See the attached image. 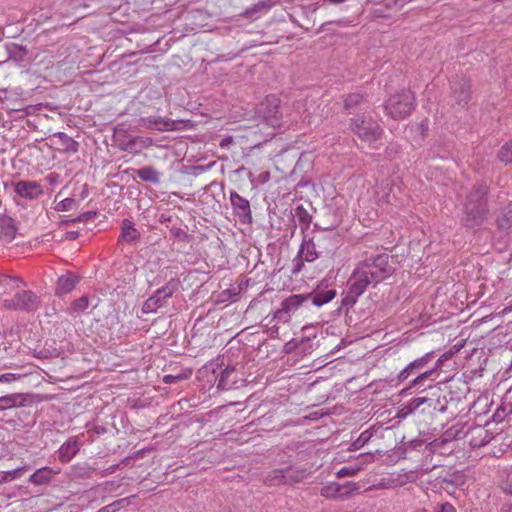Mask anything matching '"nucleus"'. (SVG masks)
Masks as SVG:
<instances>
[{
  "label": "nucleus",
  "instance_id": "obj_1",
  "mask_svg": "<svg viewBox=\"0 0 512 512\" xmlns=\"http://www.w3.org/2000/svg\"><path fill=\"white\" fill-rule=\"evenodd\" d=\"M415 94L410 89H403L392 94L385 102L386 114L395 120L408 117L415 109Z\"/></svg>",
  "mask_w": 512,
  "mask_h": 512
},
{
  "label": "nucleus",
  "instance_id": "obj_2",
  "mask_svg": "<svg viewBox=\"0 0 512 512\" xmlns=\"http://www.w3.org/2000/svg\"><path fill=\"white\" fill-rule=\"evenodd\" d=\"M351 129L368 148L378 150L383 145L384 132L377 122L357 117L352 120Z\"/></svg>",
  "mask_w": 512,
  "mask_h": 512
},
{
  "label": "nucleus",
  "instance_id": "obj_3",
  "mask_svg": "<svg viewBox=\"0 0 512 512\" xmlns=\"http://www.w3.org/2000/svg\"><path fill=\"white\" fill-rule=\"evenodd\" d=\"M362 263L368 268L367 271L372 276L371 278L375 281V284L385 280L393 273V267L389 264L387 254L368 258Z\"/></svg>",
  "mask_w": 512,
  "mask_h": 512
},
{
  "label": "nucleus",
  "instance_id": "obj_4",
  "mask_svg": "<svg viewBox=\"0 0 512 512\" xmlns=\"http://www.w3.org/2000/svg\"><path fill=\"white\" fill-rule=\"evenodd\" d=\"M367 269L368 268L360 262L349 278L350 293L356 298L362 295L369 285L375 284V281L372 280V276L368 273Z\"/></svg>",
  "mask_w": 512,
  "mask_h": 512
},
{
  "label": "nucleus",
  "instance_id": "obj_5",
  "mask_svg": "<svg viewBox=\"0 0 512 512\" xmlns=\"http://www.w3.org/2000/svg\"><path fill=\"white\" fill-rule=\"evenodd\" d=\"M281 101L275 95H269L261 104L260 117L271 127L281 126L282 113L280 111Z\"/></svg>",
  "mask_w": 512,
  "mask_h": 512
},
{
  "label": "nucleus",
  "instance_id": "obj_6",
  "mask_svg": "<svg viewBox=\"0 0 512 512\" xmlns=\"http://www.w3.org/2000/svg\"><path fill=\"white\" fill-rule=\"evenodd\" d=\"M295 471L289 467L286 469H274L266 477L268 485L292 484L304 478V472L294 475Z\"/></svg>",
  "mask_w": 512,
  "mask_h": 512
},
{
  "label": "nucleus",
  "instance_id": "obj_7",
  "mask_svg": "<svg viewBox=\"0 0 512 512\" xmlns=\"http://www.w3.org/2000/svg\"><path fill=\"white\" fill-rule=\"evenodd\" d=\"M5 305L13 309L33 310L38 305L37 297L30 291H21L11 300H6Z\"/></svg>",
  "mask_w": 512,
  "mask_h": 512
},
{
  "label": "nucleus",
  "instance_id": "obj_8",
  "mask_svg": "<svg viewBox=\"0 0 512 512\" xmlns=\"http://www.w3.org/2000/svg\"><path fill=\"white\" fill-rule=\"evenodd\" d=\"M486 194L485 186H480L471 193L469 201L466 203V211L474 218L481 216L484 211V196Z\"/></svg>",
  "mask_w": 512,
  "mask_h": 512
},
{
  "label": "nucleus",
  "instance_id": "obj_9",
  "mask_svg": "<svg viewBox=\"0 0 512 512\" xmlns=\"http://www.w3.org/2000/svg\"><path fill=\"white\" fill-rule=\"evenodd\" d=\"M15 192L23 198L35 199L42 194V188L36 181H19L15 185Z\"/></svg>",
  "mask_w": 512,
  "mask_h": 512
},
{
  "label": "nucleus",
  "instance_id": "obj_10",
  "mask_svg": "<svg viewBox=\"0 0 512 512\" xmlns=\"http://www.w3.org/2000/svg\"><path fill=\"white\" fill-rule=\"evenodd\" d=\"M453 97L459 105H466L471 98V86L466 80L456 82L453 87Z\"/></svg>",
  "mask_w": 512,
  "mask_h": 512
},
{
  "label": "nucleus",
  "instance_id": "obj_11",
  "mask_svg": "<svg viewBox=\"0 0 512 512\" xmlns=\"http://www.w3.org/2000/svg\"><path fill=\"white\" fill-rule=\"evenodd\" d=\"M17 228L14 220L9 216H2L0 218V238L4 242H11L16 235Z\"/></svg>",
  "mask_w": 512,
  "mask_h": 512
},
{
  "label": "nucleus",
  "instance_id": "obj_12",
  "mask_svg": "<svg viewBox=\"0 0 512 512\" xmlns=\"http://www.w3.org/2000/svg\"><path fill=\"white\" fill-rule=\"evenodd\" d=\"M60 469L54 470L50 467H42L36 470L30 477L29 482L34 485L48 484L54 475L59 474Z\"/></svg>",
  "mask_w": 512,
  "mask_h": 512
},
{
  "label": "nucleus",
  "instance_id": "obj_13",
  "mask_svg": "<svg viewBox=\"0 0 512 512\" xmlns=\"http://www.w3.org/2000/svg\"><path fill=\"white\" fill-rule=\"evenodd\" d=\"M230 198L237 215L245 219H251V209L249 201L237 193H232Z\"/></svg>",
  "mask_w": 512,
  "mask_h": 512
},
{
  "label": "nucleus",
  "instance_id": "obj_14",
  "mask_svg": "<svg viewBox=\"0 0 512 512\" xmlns=\"http://www.w3.org/2000/svg\"><path fill=\"white\" fill-rule=\"evenodd\" d=\"M80 446L75 439H69L59 449V460L62 463L69 462L79 451Z\"/></svg>",
  "mask_w": 512,
  "mask_h": 512
},
{
  "label": "nucleus",
  "instance_id": "obj_15",
  "mask_svg": "<svg viewBox=\"0 0 512 512\" xmlns=\"http://www.w3.org/2000/svg\"><path fill=\"white\" fill-rule=\"evenodd\" d=\"M309 296L310 295L304 296L301 294L289 296L288 298L282 301L281 311L285 313L294 312L309 298Z\"/></svg>",
  "mask_w": 512,
  "mask_h": 512
},
{
  "label": "nucleus",
  "instance_id": "obj_16",
  "mask_svg": "<svg viewBox=\"0 0 512 512\" xmlns=\"http://www.w3.org/2000/svg\"><path fill=\"white\" fill-rule=\"evenodd\" d=\"M78 279L75 275L68 273L59 277L57 282L56 293L66 294L73 290Z\"/></svg>",
  "mask_w": 512,
  "mask_h": 512
},
{
  "label": "nucleus",
  "instance_id": "obj_17",
  "mask_svg": "<svg viewBox=\"0 0 512 512\" xmlns=\"http://www.w3.org/2000/svg\"><path fill=\"white\" fill-rule=\"evenodd\" d=\"M138 237H139V232L134 227V224L131 221L125 219L123 221L122 231H121V234L119 237V241H125L128 243H131V242L136 241L138 239Z\"/></svg>",
  "mask_w": 512,
  "mask_h": 512
},
{
  "label": "nucleus",
  "instance_id": "obj_18",
  "mask_svg": "<svg viewBox=\"0 0 512 512\" xmlns=\"http://www.w3.org/2000/svg\"><path fill=\"white\" fill-rule=\"evenodd\" d=\"M137 176L146 182L159 183L161 174L153 167L146 166L136 170Z\"/></svg>",
  "mask_w": 512,
  "mask_h": 512
},
{
  "label": "nucleus",
  "instance_id": "obj_19",
  "mask_svg": "<svg viewBox=\"0 0 512 512\" xmlns=\"http://www.w3.org/2000/svg\"><path fill=\"white\" fill-rule=\"evenodd\" d=\"M340 492V484L337 482H330L321 488V496L327 499H338Z\"/></svg>",
  "mask_w": 512,
  "mask_h": 512
},
{
  "label": "nucleus",
  "instance_id": "obj_20",
  "mask_svg": "<svg viewBox=\"0 0 512 512\" xmlns=\"http://www.w3.org/2000/svg\"><path fill=\"white\" fill-rule=\"evenodd\" d=\"M336 296L335 290H326L322 292H318L313 296V304L316 306H322L330 301H332Z\"/></svg>",
  "mask_w": 512,
  "mask_h": 512
},
{
  "label": "nucleus",
  "instance_id": "obj_21",
  "mask_svg": "<svg viewBox=\"0 0 512 512\" xmlns=\"http://www.w3.org/2000/svg\"><path fill=\"white\" fill-rule=\"evenodd\" d=\"M299 254L303 255L304 260L307 262H312L318 257L315 245L307 242L301 245Z\"/></svg>",
  "mask_w": 512,
  "mask_h": 512
},
{
  "label": "nucleus",
  "instance_id": "obj_22",
  "mask_svg": "<svg viewBox=\"0 0 512 512\" xmlns=\"http://www.w3.org/2000/svg\"><path fill=\"white\" fill-rule=\"evenodd\" d=\"M22 284L21 280L13 277H5L0 282V294H5L19 288Z\"/></svg>",
  "mask_w": 512,
  "mask_h": 512
},
{
  "label": "nucleus",
  "instance_id": "obj_23",
  "mask_svg": "<svg viewBox=\"0 0 512 512\" xmlns=\"http://www.w3.org/2000/svg\"><path fill=\"white\" fill-rule=\"evenodd\" d=\"M359 490V485L355 482H346L340 484L339 500L349 498L354 492Z\"/></svg>",
  "mask_w": 512,
  "mask_h": 512
},
{
  "label": "nucleus",
  "instance_id": "obj_24",
  "mask_svg": "<svg viewBox=\"0 0 512 512\" xmlns=\"http://www.w3.org/2000/svg\"><path fill=\"white\" fill-rule=\"evenodd\" d=\"M498 159L504 164L512 162V141L505 143L500 148L498 152Z\"/></svg>",
  "mask_w": 512,
  "mask_h": 512
},
{
  "label": "nucleus",
  "instance_id": "obj_25",
  "mask_svg": "<svg viewBox=\"0 0 512 512\" xmlns=\"http://www.w3.org/2000/svg\"><path fill=\"white\" fill-rule=\"evenodd\" d=\"M21 397L20 394H11L0 397V405L3 410L15 407L18 399Z\"/></svg>",
  "mask_w": 512,
  "mask_h": 512
},
{
  "label": "nucleus",
  "instance_id": "obj_26",
  "mask_svg": "<svg viewBox=\"0 0 512 512\" xmlns=\"http://www.w3.org/2000/svg\"><path fill=\"white\" fill-rule=\"evenodd\" d=\"M75 205V200L72 198H65L56 203L55 209L57 211H69Z\"/></svg>",
  "mask_w": 512,
  "mask_h": 512
},
{
  "label": "nucleus",
  "instance_id": "obj_27",
  "mask_svg": "<svg viewBox=\"0 0 512 512\" xmlns=\"http://www.w3.org/2000/svg\"><path fill=\"white\" fill-rule=\"evenodd\" d=\"M89 306L88 298L83 296L72 303L71 309L74 312H81L87 309Z\"/></svg>",
  "mask_w": 512,
  "mask_h": 512
},
{
  "label": "nucleus",
  "instance_id": "obj_28",
  "mask_svg": "<svg viewBox=\"0 0 512 512\" xmlns=\"http://www.w3.org/2000/svg\"><path fill=\"white\" fill-rule=\"evenodd\" d=\"M432 357V353H426L422 357L412 361L409 363V368H413L415 370L421 369Z\"/></svg>",
  "mask_w": 512,
  "mask_h": 512
},
{
  "label": "nucleus",
  "instance_id": "obj_29",
  "mask_svg": "<svg viewBox=\"0 0 512 512\" xmlns=\"http://www.w3.org/2000/svg\"><path fill=\"white\" fill-rule=\"evenodd\" d=\"M362 100H363L362 95H360L358 93L350 94V95L347 96V98L345 100V107L348 108V109L352 108V107H355L359 103H361Z\"/></svg>",
  "mask_w": 512,
  "mask_h": 512
},
{
  "label": "nucleus",
  "instance_id": "obj_30",
  "mask_svg": "<svg viewBox=\"0 0 512 512\" xmlns=\"http://www.w3.org/2000/svg\"><path fill=\"white\" fill-rule=\"evenodd\" d=\"M435 369H432V370H429V371H426L422 374H420L419 376H417L413 381H412V386H417L419 384H421L424 380H426L427 378H429L430 376H432V374L434 373Z\"/></svg>",
  "mask_w": 512,
  "mask_h": 512
},
{
  "label": "nucleus",
  "instance_id": "obj_31",
  "mask_svg": "<svg viewBox=\"0 0 512 512\" xmlns=\"http://www.w3.org/2000/svg\"><path fill=\"white\" fill-rule=\"evenodd\" d=\"M19 379H20V375L15 374V373H6L3 375H0V383H11V382L17 381Z\"/></svg>",
  "mask_w": 512,
  "mask_h": 512
},
{
  "label": "nucleus",
  "instance_id": "obj_32",
  "mask_svg": "<svg viewBox=\"0 0 512 512\" xmlns=\"http://www.w3.org/2000/svg\"><path fill=\"white\" fill-rule=\"evenodd\" d=\"M357 469L343 467L337 472L338 477H351L356 475Z\"/></svg>",
  "mask_w": 512,
  "mask_h": 512
},
{
  "label": "nucleus",
  "instance_id": "obj_33",
  "mask_svg": "<svg viewBox=\"0 0 512 512\" xmlns=\"http://www.w3.org/2000/svg\"><path fill=\"white\" fill-rule=\"evenodd\" d=\"M303 255H300L298 253L297 257L293 260V269H292V272L293 273H298L301 271L302 269V266H303Z\"/></svg>",
  "mask_w": 512,
  "mask_h": 512
},
{
  "label": "nucleus",
  "instance_id": "obj_34",
  "mask_svg": "<svg viewBox=\"0 0 512 512\" xmlns=\"http://www.w3.org/2000/svg\"><path fill=\"white\" fill-rule=\"evenodd\" d=\"M156 127L159 130H174L175 123L173 121L155 122Z\"/></svg>",
  "mask_w": 512,
  "mask_h": 512
},
{
  "label": "nucleus",
  "instance_id": "obj_35",
  "mask_svg": "<svg viewBox=\"0 0 512 512\" xmlns=\"http://www.w3.org/2000/svg\"><path fill=\"white\" fill-rule=\"evenodd\" d=\"M24 471V468H17V469H14V470H11V471H6V475H8V478L10 481L20 477V475L22 474V472Z\"/></svg>",
  "mask_w": 512,
  "mask_h": 512
},
{
  "label": "nucleus",
  "instance_id": "obj_36",
  "mask_svg": "<svg viewBox=\"0 0 512 512\" xmlns=\"http://www.w3.org/2000/svg\"><path fill=\"white\" fill-rule=\"evenodd\" d=\"M120 507V501H115L112 504L100 509L98 512H116L118 508Z\"/></svg>",
  "mask_w": 512,
  "mask_h": 512
},
{
  "label": "nucleus",
  "instance_id": "obj_37",
  "mask_svg": "<svg viewBox=\"0 0 512 512\" xmlns=\"http://www.w3.org/2000/svg\"><path fill=\"white\" fill-rule=\"evenodd\" d=\"M506 490L512 494V468L508 471L506 477Z\"/></svg>",
  "mask_w": 512,
  "mask_h": 512
},
{
  "label": "nucleus",
  "instance_id": "obj_38",
  "mask_svg": "<svg viewBox=\"0 0 512 512\" xmlns=\"http://www.w3.org/2000/svg\"><path fill=\"white\" fill-rule=\"evenodd\" d=\"M438 512H456V510L451 504L444 503L440 505V510Z\"/></svg>",
  "mask_w": 512,
  "mask_h": 512
},
{
  "label": "nucleus",
  "instance_id": "obj_39",
  "mask_svg": "<svg viewBox=\"0 0 512 512\" xmlns=\"http://www.w3.org/2000/svg\"><path fill=\"white\" fill-rule=\"evenodd\" d=\"M233 142V138L231 136H227L223 138L220 142V146L222 148L228 147Z\"/></svg>",
  "mask_w": 512,
  "mask_h": 512
},
{
  "label": "nucleus",
  "instance_id": "obj_40",
  "mask_svg": "<svg viewBox=\"0 0 512 512\" xmlns=\"http://www.w3.org/2000/svg\"><path fill=\"white\" fill-rule=\"evenodd\" d=\"M397 377H398V380H399V381H401V382H402V381H405V380L409 377V375H408V369H403V370H401V371L399 372V374H398V376H397Z\"/></svg>",
  "mask_w": 512,
  "mask_h": 512
},
{
  "label": "nucleus",
  "instance_id": "obj_41",
  "mask_svg": "<svg viewBox=\"0 0 512 512\" xmlns=\"http://www.w3.org/2000/svg\"><path fill=\"white\" fill-rule=\"evenodd\" d=\"M178 378L179 377H175V376H172V375H165L164 378H163V381L166 384H171V383H173Z\"/></svg>",
  "mask_w": 512,
  "mask_h": 512
},
{
  "label": "nucleus",
  "instance_id": "obj_42",
  "mask_svg": "<svg viewBox=\"0 0 512 512\" xmlns=\"http://www.w3.org/2000/svg\"><path fill=\"white\" fill-rule=\"evenodd\" d=\"M8 475H6V471L0 472V483L9 482Z\"/></svg>",
  "mask_w": 512,
  "mask_h": 512
},
{
  "label": "nucleus",
  "instance_id": "obj_43",
  "mask_svg": "<svg viewBox=\"0 0 512 512\" xmlns=\"http://www.w3.org/2000/svg\"><path fill=\"white\" fill-rule=\"evenodd\" d=\"M162 292H166V288H164L163 290H159L158 293H162ZM172 295V290H170L169 292L165 293L164 294V297H169Z\"/></svg>",
  "mask_w": 512,
  "mask_h": 512
},
{
  "label": "nucleus",
  "instance_id": "obj_44",
  "mask_svg": "<svg viewBox=\"0 0 512 512\" xmlns=\"http://www.w3.org/2000/svg\"><path fill=\"white\" fill-rule=\"evenodd\" d=\"M404 369H408V375L410 376V374L415 370L413 368H409V364L404 368Z\"/></svg>",
  "mask_w": 512,
  "mask_h": 512
},
{
  "label": "nucleus",
  "instance_id": "obj_45",
  "mask_svg": "<svg viewBox=\"0 0 512 512\" xmlns=\"http://www.w3.org/2000/svg\"><path fill=\"white\" fill-rule=\"evenodd\" d=\"M71 145L73 146L72 150H73L74 152H76V151H77L76 143H75L74 141H71Z\"/></svg>",
  "mask_w": 512,
  "mask_h": 512
},
{
  "label": "nucleus",
  "instance_id": "obj_46",
  "mask_svg": "<svg viewBox=\"0 0 512 512\" xmlns=\"http://www.w3.org/2000/svg\"><path fill=\"white\" fill-rule=\"evenodd\" d=\"M444 358L438 359V363L443 362Z\"/></svg>",
  "mask_w": 512,
  "mask_h": 512
},
{
  "label": "nucleus",
  "instance_id": "obj_47",
  "mask_svg": "<svg viewBox=\"0 0 512 512\" xmlns=\"http://www.w3.org/2000/svg\"><path fill=\"white\" fill-rule=\"evenodd\" d=\"M444 358L438 359V363L443 362Z\"/></svg>",
  "mask_w": 512,
  "mask_h": 512
},
{
  "label": "nucleus",
  "instance_id": "obj_48",
  "mask_svg": "<svg viewBox=\"0 0 512 512\" xmlns=\"http://www.w3.org/2000/svg\"><path fill=\"white\" fill-rule=\"evenodd\" d=\"M444 358L438 359V363L443 362Z\"/></svg>",
  "mask_w": 512,
  "mask_h": 512
}]
</instances>
